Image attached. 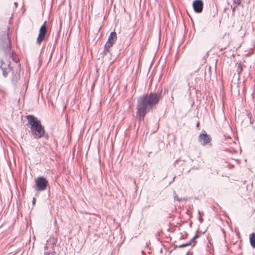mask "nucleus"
Masks as SVG:
<instances>
[{
    "label": "nucleus",
    "mask_w": 255,
    "mask_h": 255,
    "mask_svg": "<svg viewBox=\"0 0 255 255\" xmlns=\"http://www.w3.org/2000/svg\"><path fill=\"white\" fill-rule=\"evenodd\" d=\"M30 130L29 133L34 139H39L42 137L48 138V136L46 134L44 127L42 125L41 121L33 115H28L26 117Z\"/></svg>",
    "instance_id": "f257e3e1"
},
{
    "label": "nucleus",
    "mask_w": 255,
    "mask_h": 255,
    "mask_svg": "<svg viewBox=\"0 0 255 255\" xmlns=\"http://www.w3.org/2000/svg\"><path fill=\"white\" fill-rule=\"evenodd\" d=\"M9 27H7L6 32H4L0 38V49H1L5 57L12 58L14 51H11L10 40L8 36Z\"/></svg>",
    "instance_id": "f03ea898"
},
{
    "label": "nucleus",
    "mask_w": 255,
    "mask_h": 255,
    "mask_svg": "<svg viewBox=\"0 0 255 255\" xmlns=\"http://www.w3.org/2000/svg\"><path fill=\"white\" fill-rule=\"evenodd\" d=\"M159 98V95L155 93L144 96V115L158 102Z\"/></svg>",
    "instance_id": "7ed1b4c3"
},
{
    "label": "nucleus",
    "mask_w": 255,
    "mask_h": 255,
    "mask_svg": "<svg viewBox=\"0 0 255 255\" xmlns=\"http://www.w3.org/2000/svg\"><path fill=\"white\" fill-rule=\"evenodd\" d=\"M48 185L47 180L43 176L38 177L35 181V188L37 191L45 190Z\"/></svg>",
    "instance_id": "20e7f679"
},
{
    "label": "nucleus",
    "mask_w": 255,
    "mask_h": 255,
    "mask_svg": "<svg viewBox=\"0 0 255 255\" xmlns=\"http://www.w3.org/2000/svg\"><path fill=\"white\" fill-rule=\"evenodd\" d=\"M136 119L141 122L143 120V95L140 96L138 99Z\"/></svg>",
    "instance_id": "39448f33"
},
{
    "label": "nucleus",
    "mask_w": 255,
    "mask_h": 255,
    "mask_svg": "<svg viewBox=\"0 0 255 255\" xmlns=\"http://www.w3.org/2000/svg\"><path fill=\"white\" fill-rule=\"evenodd\" d=\"M47 32L46 21H44L39 29V34L37 38V43L40 44L45 39L46 34Z\"/></svg>",
    "instance_id": "423d86ee"
},
{
    "label": "nucleus",
    "mask_w": 255,
    "mask_h": 255,
    "mask_svg": "<svg viewBox=\"0 0 255 255\" xmlns=\"http://www.w3.org/2000/svg\"><path fill=\"white\" fill-rule=\"evenodd\" d=\"M56 244L51 241H47L44 247V255H54Z\"/></svg>",
    "instance_id": "0eeeda50"
},
{
    "label": "nucleus",
    "mask_w": 255,
    "mask_h": 255,
    "mask_svg": "<svg viewBox=\"0 0 255 255\" xmlns=\"http://www.w3.org/2000/svg\"><path fill=\"white\" fill-rule=\"evenodd\" d=\"M0 69L2 72V75L6 77L8 72L11 71L12 67L10 66V63L6 64L3 63L2 60H0Z\"/></svg>",
    "instance_id": "6e6552de"
},
{
    "label": "nucleus",
    "mask_w": 255,
    "mask_h": 255,
    "mask_svg": "<svg viewBox=\"0 0 255 255\" xmlns=\"http://www.w3.org/2000/svg\"><path fill=\"white\" fill-rule=\"evenodd\" d=\"M198 140L202 145H205L209 143L211 140V138L209 135L204 131V133H200L198 137Z\"/></svg>",
    "instance_id": "1a4fd4ad"
},
{
    "label": "nucleus",
    "mask_w": 255,
    "mask_h": 255,
    "mask_svg": "<svg viewBox=\"0 0 255 255\" xmlns=\"http://www.w3.org/2000/svg\"><path fill=\"white\" fill-rule=\"evenodd\" d=\"M193 7L196 13H200L203 9V2L202 0H195L193 2Z\"/></svg>",
    "instance_id": "9d476101"
},
{
    "label": "nucleus",
    "mask_w": 255,
    "mask_h": 255,
    "mask_svg": "<svg viewBox=\"0 0 255 255\" xmlns=\"http://www.w3.org/2000/svg\"><path fill=\"white\" fill-rule=\"evenodd\" d=\"M198 237H199V236L197 234H196L190 240V241L189 242H188L186 243H185V244L179 245V246H176V247H178L179 248H184V247H186L192 245V243H193V244H194L193 246H194L195 244L194 241L196 239L198 238Z\"/></svg>",
    "instance_id": "9b49d317"
},
{
    "label": "nucleus",
    "mask_w": 255,
    "mask_h": 255,
    "mask_svg": "<svg viewBox=\"0 0 255 255\" xmlns=\"http://www.w3.org/2000/svg\"><path fill=\"white\" fill-rule=\"evenodd\" d=\"M114 43V42H113L108 40H107L106 44L104 46V53H105V54L109 52V48L113 46Z\"/></svg>",
    "instance_id": "f8f14e48"
},
{
    "label": "nucleus",
    "mask_w": 255,
    "mask_h": 255,
    "mask_svg": "<svg viewBox=\"0 0 255 255\" xmlns=\"http://www.w3.org/2000/svg\"><path fill=\"white\" fill-rule=\"evenodd\" d=\"M117 33L115 31H114L110 33L108 40L115 43L117 40Z\"/></svg>",
    "instance_id": "ddd939ff"
},
{
    "label": "nucleus",
    "mask_w": 255,
    "mask_h": 255,
    "mask_svg": "<svg viewBox=\"0 0 255 255\" xmlns=\"http://www.w3.org/2000/svg\"><path fill=\"white\" fill-rule=\"evenodd\" d=\"M250 242L251 246L255 249V233H253L250 235Z\"/></svg>",
    "instance_id": "4468645a"
},
{
    "label": "nucleus",
    "mask_w": 255,
    "mask_h": 255,
    "mask_svg": "<svg viewBox=\"0 0 255 255\" xmlns=\"http://www.w3.org/2000/svg\"><path fill=\"white\" fill-rule=\"evenodd\" d=\"M241 3V0H234L233 5H235V6H238L240 5Z\"/></svg>",
    "instance_id": "2eb2a0df"
},
{
    "label": "nucleus",
    "mask_w": 255,
    "mask_h": 255,
    "mask_svg": "<svg viewBox=\"0 0 255 255\" xmlns=\"http://www.w3.org/2000/svg\"><path fill=\"white\" fill-rule=\"evenodd\" d=\"M149 249H148V246H144V255H145L146 252H147L148 254H150V252L149 251Z\"/></svg>",
    "instance_id": "dca6fc26"
},
{
    "label": "nucleus",
    "mask_w": 255,
    "mask_h": 255,
    "mask_svg": "<svg viewBox=\"0 0 255 255\" xmlns=\"http://www.w3.org/2000/svg\"><path fill=\"white\" fill-rule=\"evenodd\" d=\"M242 70V68L241 66L240 65H239L237 68V71L238 73H240V72H241Z\"/></svg>",
    "instance_id": "f3484780"
},
{
    "label": "nucleus",
    "mask_w": 255,
    "mask_h": 255,
    "mask_svg": "<svg viewBox=\"0 0 255 255\" xmlns=\"http://www.w3.org/2000/svg\"><path fill=\"white\" fill-rule=\"evenodd\" d=\"M237 7V6H235V5H233L231 6L233 14L234 13Z\"/></svg>",
    "instance_id": "a211bd4d"
},
{
    "label": "nucleus",
    "mask_w": 255,
    "mask_h": 255,
    "mask_svg": "<svg viewBox=\"0 0 255 255\" xmlns=\"http://www.w3.org/2000/svg\"><path fill=\"white\" fill-rule=\"evenodd\" d=\"M17 79V76H15V77H13L12 78L11 80L13 82H16Z\"/></svg>",
    "instance_id": "6ab92c4d"
},
{
    "label": "nucleus",
    "mask_w": 255,
    "mask_h": 255,
    "mask_svg": "<svg viewBox=\"0 0 255 255\" xmlns=\"http://www.w3.org/2000/svg\"><path fill=\"white\" fill-rule=\"evenodd\" d=\"M247 115H248V117L250 119V122L252 124L253 123V121L251 120V114H248Z\"/></svg>",
    "instance_id": "aec40b11"
},
{
    "label": "nucleus",
    "mask_w": 255,
    "mask_h": 255,
    "mask_svg": "<svg viewBox=\"0 0 255 255\" xmlns=\"http://www.w3.org/2000/svg\"><path fill=\"white\" fill-rule=\"evenodd\" d=\"M174 199H175V200H176L177 201H179V202H180V201H181L182 200V199H180V198H178V197H177V196H176V195H175V196H174Z\"/></svg>",
    "instance_id": "412c9836"
},
{
    "label": "nucleus",
    "mask_w": 255,
    "mask_h": 255,
    "mask_svg": "<svg viewBox=\"0 0 255 255\" xmlns=\"http://www.w3.org/2000/svg\"><path fill=\"white\" fill-rule=\"evenodd\" d=\"M35 201H36L35 198H33V200H32V203H33V204H34L35 203Z\"/></svg>",
    "instance_id": "4be33fe9"
},
{
    "label": "nucleus",
    "mask_w": 255,
    "mask_h": 255,
    "mask_svg": "<svg viewBox=\"0 0 255 255\" xmlns=\"http://www.w3.org/2000/svg\"><path fill=\"white\" fill-rule=\"evenodd\" d=\"M141 254H142V255H143V250L141 251Z\"/></svg>",
    "instance_id": "5701e85b"
},
{
    "label": "nucleus",
    "mask_w": 255,
    "mask_h": 255,
    "mask_svg": "<svg viewBox=\"0 0 255 255\" xmlns=\"http://www.w3.org/2000/svg\"><path fill=\"white\" fill-rule=\"evenodd\" d=\"M187 255H190V253H187Z\"/></svg>",
    "instance_id": "b1692460"
},
{
    "label": "nucleus",
    "mask_w": 255,
    "mask_h": 255,
    "mask_svg": "<svg viewBox=\"0 0 255 255\" xmlns=\"http://www.w3.org/2000/svg\"><path fill=\"white\" fill-rule=\"evenodd\" d=\"M14 4H15L16 6H17V3L15 2Z\"/></svg>",
    "instance_id": "393cba45"
}]
</instances>
